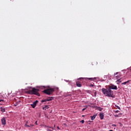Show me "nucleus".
<instances>
[{"label": "nucleus", "instance_id": "14", "mask_svg": "<svg viewBox=\"0 0 131 131\" xmlns=\"http://www.w3.org/2000/svg\"><path fill=\"white\" fill-rule=\"evenodd\" d=\"M88 79H89V80H95V79H96V78H88Z\"/></svg>", "mask_w": 131, "mask_h": 131}, {"label": "nucleus", "instance_id": "4", "mask_svg": "<svg viewBox=\"0 0 131 131\" xmlns=\"http://www.w3.org/2000/svg\"><path fill=\"white\" fill-rule=\"evenodd\" d=\"M108 88L110 89L111 90H117V86L115 85H111L108 86Z\"/></svg>", "mask_w": 131, "mask_h": 131}, {"label": "nucleus", "instance_id": "9", "mask_svg": "<svg viewBox=\"0 0 131 131\" xmlns=\"http://www.w3.org/2000/svg\"><path fill=\"white\" fill-rule=\"evenodd\" d=\"M26 94H28L29 95H32V90H29L25 92Z\"/></svg>", "mask_w": 131, "mask_h": 131}, {"label": "nucleus", "instance_id": "8", "mask_svg": "<svg viewBox=\"0 0 131 131\" xmlns=\"http://www.w3.org/2000/svg\"><path fill=\"white\" fill-rule=\"evenodd\" d=\"M76 84L78 88H81V86H82V85L80 83V82L78 81L76 82Z\"/></svg>", "mask_w": 131, "mask_h": 131}, {"label": "nucleus", "instance_id": "5", "mask_svg": "<svg viewBox=\"0 0 131 131\" xmlns=\"http://www.w3.org/2000/svg\"><path fill=\"white\" fill-rule=\"evenodd\" d=\"M37 103H38V101L36 100L35 101L33 102V104H31V107H32V108H34L35 107H36V104H37Z\"/></svg>", "mask_w": 131, "mask_h": 131}, {"label": "nucleus", "instance_id": "22", "mask_svg": "<svg viewBox=\"0 0 131 131\" xmlns=\"http://www.w3.org/2000/svg\"><path fill=\"white\" fill-rule=\"evenodd\" d=\"M119 124H120V126H122V124L121 122H119Z\"/></svg>", "mask_w": 131, "mask_h": 131}, {"label": "nucleus", "instance_id": "6", "mask_svg": "<svg viewBox=\"0 0 131 131\" xmlns=\"http://www.w3.org/2000/svg\"><path fill=\"white\" fill-rule=\"evenodd\" d=\"M2 123L3 125H6V118L4 117L1 119Z\"/></svg>", "mask_w": 131, "mask_h": 131}, {"label": "nucleus", "instance_id": "24", "mask_svg": "<svg viewBox=\"0 0 131 131\" xmlns=\"http://www.w3.org/2000/svg\"><path fill=\"white\" fill-rule=\"evenodd\" d=\"M47 130H48V131H53V130H51V129H49V128H47Z\"/></svg>", "mask_w": 131, "mask_h": 131}, {"label": "nucleus", "instance_id": "35", "mask_svg": "<svg viewBox=\"0 0 131 131\" xmlns=\"http://www.w3.org/2000/svg\"><path fill=\"white\" fill-rule=\"evenodd\" d=\"M115 117H118V115L115 116Z\"/></svg>", "mask_w": 131, "mask_h": 131}, {"label": "nucleus", "instance_id": "26", "mask_svg": "<svg viewBox=\"0 0 131 131\" xmlns=\"http://www.w3.org/2000/svg\"><path fill=\"white\" fill-rule=\"evenodd\" d=\"M0 102H4V100H3V99H0Z\"/></svg>", "mask_w": 131, "mask_h": 131}, {"label": "nucleus", "instance_id": "16", "mask_svg": "<svg viewBox=\"0 0 131 131\" xmlns=\"http://www.w3.org/2000/svg\"><path fill=\"white\" fill-rule=\"evenodd\" d=\"M129 82V80H128V81H127L126 82L122 83V84L125 85V84H126V83H128Z\"/></svg>", "mask_w": 131, "mask_h": 131}, {"label": "nucleus", "instance_id": "31", "mask_svg": "<svg viewBox=\"0 0 131 131\" xmlns=\"http://www.w3.org/2000/svg\"><path fill=\"white\" fill-rule=\"evenodd\" d=\"M45 127H49V128H51V127H48V126H45Z\"/></svg>", "mask_w": 131, "mask_h": 131}, {"label": "nucleus", "instance_id": "21", "mask_svg": "<svg viewBox=\"0 0 131 131\" xmlns=\"http://www.w3.org/2000/svg\"><path fill=\"white\" fill-rule=\"evenodd\" d=\"M80 122H81V123H84V120H82Z\"/></svg>", "mask_w": 131, "mask_h": 131}, {"label": "nucleus", "instance_id": "20", "mask_svg": "<svg viewBox=\"0 0 131 131\" xmlns=\"http://www.w3.org/2000/svg\"><path fill=\"white\" fill-rule=\"evenodd\" d=\"M25 126H28V127H30V125H27V122H26V123L25 124Z\"/></svg>", "mask_w": 131, "mask_h": 131}, {"label": "nucleus", "instance_id": "36", "mask_svg": "<svg viewBox=\"0 0 131 131\" xmlns=\"http://www.w3.org/2000/svg\"><path fill=\"white\" fill-rule=\"evenodd\" d=\"M110 131H113V130H110Z\"/></svg>", "mask_w": 131, "mask_h": 131}, {"label": "nucleus", "instance_id": "25", "mask_svg": "<svg viewBox=\"0 0 131 131\" xmlns=\"http://www.w3.org/2000/svg\"><path fill=\"white\" fill-rule=\"evenodd\" d=\"M85 78H80L79 79H84Z\"/></svg>", "mask_w": 131, "mask_h": 131}, {"label": "nucleus", "instance_id": "15", "mask_svg": "<svg viewBox=\"0 0 131 131\" xmlns=\"http://www.w3.org/2000/svg\"><path fill=\"white\" fill-rule=\"evenodd\" d=\"M96 115H94L93 116H91V120H94V119H95V118H96Z\"/></svg>", "mask_w": 131, "mask_h": 131}, {"label": "nucleus", "instance_id": "1", "mask_svg": "<svg viewBox=\"0 0 131 131\" xmlns=\"http://www.w3.org/2000/svg\"><path fill=\"white\" fill-rule=\"evenodd\" d=\"M101 91L103 95H105L106 97H110L111 98H113V91L110 89V88L105 89L102 88Z\"/></svg>", "mask_w": 131, "mask_h": 131}, {"label": "nucleus", "instance_id": "3", "mask_svg": "<svg viewBox=\"0 0 131 131\" xmlns=\"http://www.w3.org/2000/svg\"><path fill=\"white\" fill-rule=\"evenodd\" d=\"M38 92H39V89H37L35 88L32 89V95H35V96H38V97H40V94Z\"/></svg>", "mask_w": 131, "mask_h": 131}, {"label": "nucleus", "instance_id": "38", "mask_svg": "<svg viewBox=\"0 0 131 131\" xmlns=\"http://www.w3.org/2000/svg\"><path fill=\"white\" fill-rule=\"evenodd\" d=\"M43 88H44V89L45 88V86H43Z\"/></svg>", "mask_w": 131, "mask_h": 131}, {"label": "nucleus", "instance_id": "19", "mask_svg": "<svg viewBox=\"0 0 131 131\" xmlns=\"http://www.w3.org/2000/svg\"><path fill=\"white\" fill-rule=\"evenodd\" d=\"M122 80H121V79H118L117 80V82H122Z\"/></svg>", "mask_w": 131, "mask_h": 131}, {"label": "nucleus", "instance_id": "34", "mask_svg": "<svg viewBox=\"0 0 131 131\" xmlns=\"http://www.w3.org/2000/svg\"><path fill=\"white\" fill-rule=\"evenodd\" d=\"M57 128L58 129H60V128L59 127V126H57Z\"/></svg>", "mask_w": 131, "mask_h": 131}, {"label": "nucleus", "instance_id": "30", "mask_svg": "<svg viewBox=\"0 0 131 131\" xmlns=\"http://www.w3.org/2000/svg\"><path fill=\"white\" fill-rule=\"evenodd\" d=\"M118 112H119V111H116V113H118Z\"/></svg>", "mask_w": 131, "mask_h": 131}, {"label": "nucleus", "instance_id": "23", "mask_svg": "<svg viewBox=\"0 0 131 131\" xmlns=\"http://www.w3.org/2000/svg\"><path fill=\"white\" fill-rule=\"evenodd\" d=\"M85 109H86V107L83 108L82 110V112H83V111H84V110H85Z\"/></svg>", "mask_w": 131, "mask_h": 131}, {"label": "nucleus", "instance_id": "7", "mask_svg": "<svg viewBox=\"0 0 131 131\" xmlns=\"http://www.w3.org/2000/svg\"><path fill=\"white\" fill-rule=\"evenodd\" d=\"M119 72H116L114 74V76H115L116 79H119V78H120V75H117ZM117 75V76H116Z\"/></svg>", "mask_w": 131, "mask_h": 131}, {"label": "nucleus", "instance_id": "28", "mask_svg": "<svg viewBox=\"0 0 131 131\" xmlns=\"http://www.w3.org/2000/svg\"><path fill=\"white\" fill-rule=\"evenodd\" d=\"M17 105H18V103H16V104H14V106H17Z\"/></svg>", "mask_w": 131, "mask_h": 131}, {"label": "nucleus", "instance_id": "11", "mask_svg": "<svg viewBox=\"0 0 131 131\" xmlns=\"http://www.w3.org/2000/svg\"><path fill=\"white\" fill-rule=\"evenodd\" d=\"M52 100H54V97H48L47 98V101H52Z\"/></svg>", "mask_w": 131, "mask_h": 131}, {"label": "nucleus", "instance_id": "12", "mask_svg": "<svg viewBox=\"0 0 131 131\" xmlns=\"http://www.w3.org/2000/svg\"><path fill=\"white\" fill-rule=\"evenodd\" d=\"M100 119H104V114H100Z\"/></svg>", "mask_w": 131, "mask_h": 131}, {"label": "nucleus", "instance_id": "27", "mask_svg": "<svg viewBox=\"0 0 131 131\" xmlns=\"http://www.w3.org/2000/svg\"><path fill=\"white\" fill-rule=\"evenodd\" d=\"M117 108H118V109H119V110H120V107H119V106H117Z\"/></svg>", "mask_w": 131, "mask_h": 131}, {"label": "nucleus", "instance_id": "33", "mask_svg": "<svg viewBox=\"0 0 131 131\" xmlns=\"http://www.w3.org/2000/svg\"><path fill=\"white\" fill-rule=\"evenodd\" d=\"M104 78H107V76H104Z\"/></svg>", "mask_w": 131, "mask_h": 131}, {"label": "nucleus", "instance_id": "2", "mask_svg": "<svg viewBox=\"0 0 131 131\" xmlns=\"http://www.w3.org/2000/svg\"><path fill=\"white\" fill-rule=\"evenodd\" d=\"M54 92H55L54 88H48L43 91L42 93H44V94L50 96V95H53Z\"/></svg>", "mask_w": 131, "mask_h": 131}, {"label": "nucleus", "instance_id": "10", "mask_svg": "<svg viewBox=\"0 0 131 131\" xmlns=\"http://www.w3.org/2000/svg\"><path fill=\"white\" fill-rule=\"evenodd\" d=\"M0 110L3 113H4V112H6V109H5V107H1L0 108Z\"/></svg>", "mask_w": 131, "mask_h": 131}, {"label": "nucleus", "instance_id": "17", "mask_svg": "<svg viewBox=\"0 0 131 131\" xmlns=\"http://www.w3.org/2000/svg\"><path fill=\"white\" fill-rule=\"evenodd\" d=\"M47 101H48V100H47V99H46L42 100L41 102V103H43V102H47Z\"/></svg>", "mask_w": 131, "mask_h": 131}, {"label": "nucleus", "instance_id": "29", "mask_svg": "<svg viewBox=\"0 0 131 131\" xmlns=\"http://www.w3.org/2000/svg\"><path fill=\"white\" fill-rule=\"evenodd\" d=\"M112 126H116V125H115V124H113Z\"/></svg>", "mask_w": 131, "mask_h": 131}, {"label": "nucleus", "instance_id": "13", "mask_svg": "<svg viewBox=\"0 0 131 131\" xmlns=\"http://www.w3.org/2000/svg\"><path fill=\"white\" fill-rule=\"evenodd\" d=\"M43 110H47V109H49V105H45L42 107Z\"/></svg>", "mask_w": 131, "mask_h": 131}, {"label": "nucleus", "instance_id": "18", "mask_svg": "<svg viewBox=\"0 0 131 131\" xmlns=\"http://www.w3.org/2000/svg\"><path fill=\"white\" fill-rule=\"evenodd\" d=\"M97 110H98L99 111H102V110H103V108H101L100 107H99L97 108Z\"/></svg>", "mask_w": 131, "mask_h": 131}, {"label": "nucleus", "instance_id": "32", "mask_svg": "<svg viewBox=\"0 0 131 131\" xmlns=\"http://www.w3.org/2000/svg\"><path fill=\"white\" fill-rule=\"evenodd\" d=\"M51 128H52V129L54 130V127H51Z\"/></svg>", "mask_w": 131, "mask_h": 131}, {"label": "nucleus", "instance_id": "37", "mask_svg": "<svg viewBox=\"0 0 131 131\" xmlns=\"http://www.w3.org/2000/svg\"><path fill=\"white\" fill-rule=\"evenodd\" d=\"M92 85V86H94V85Z\"/></svg>", "mask_w": 131, "mask_h": 131}]
</instances>
